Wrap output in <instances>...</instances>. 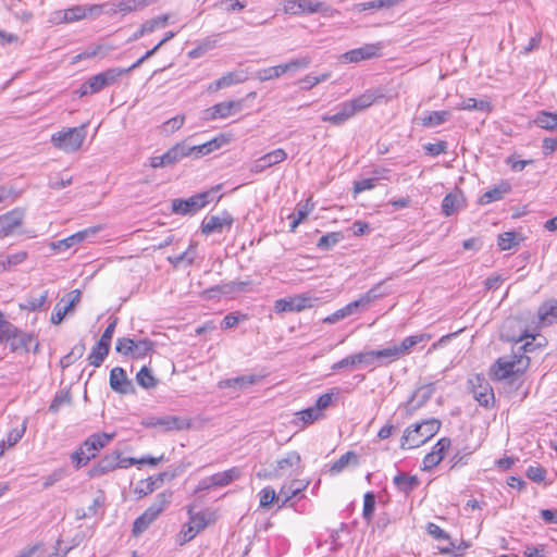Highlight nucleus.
I'll use <instances>...</instances> for the list:
<instances>
[{
  "mask_svg": "<svg viewBox=\"0 0 557 557\" xmlns=\"http://www.w3.org/2000/svg\"><path fill=\"white\" fill-rule=\"evenodd\" d=\"M534 339L535 335L528 331H524L517 339L512 338L515 344L519 345L517 350L512 355H506L496 360L492 367L493 376L502 381L523 372L530 363V359L524 354L534 350Z\"/></svg>",
  "mask_w": 557,
  "mask_h": 557,
  "instance_id": "1",
  "label": "nucleus"
},
{
  "mask_svg": "<svg viewBox=\"0 0 557 557\" xmlns=\"http://www.w3.org/2000/svg\"><path fill=\"white\" fill-rule=\"evenodd\" d=\"M380 98H383L381 90L368 89L363 94L339 103L337 106L338 111L335 114H323L321 120L335 126L343 125L357 113L370 108Z\"/></svg>",
  "mask_w": 557,
  "mask_h": 557,
  "instance_id": "2",
  "label": "nucleus"
},
{
  "mask_svg": "<svg viewBox=\"0 0 557 557\" xmlns=\"http://www.w3.org/2000/svg\"><path fill=\"white\" fill-rule=\"evenodd\" d=\"M440 428L441 421L437 419H429L421 423L412 424L405 430L400 447L403 449L419 447L433 437Z\"/></svg>",
  "mask_w": 557,
  "mask_h": 557,
  "instance_id": "3",
  "label": "nucleus"
},
{
  "mask_svg": "<svg viewBox=\"0 0 557 557\" xmlns=\"http://www.w3.org/2000/svg\"><path fill=\"white\" fill-rule=\"evenodd\" d=\"M113 433H95L87 437L79 448L71 455L75 468L79 469L86 466L90 459L95 458L97 454L113 440Z\"/></svg>",
  "mask_w": 557,
  "mask_h": 557,
  "instance_id": "4",
  "label": "nucleus"
},
{
  "mask_svg": "<svg viewBox=\"0 0 557 557\" xmlns=\"http://www.w3.org/2000/svg\"><path fill=\"white\" fill-rule=\"evenodd\" d=\"M172 492L164 491L156 496L154 502L148 507L134 522L133 534L138 536L146 531L149 525L160 516V513L170 505Z\"/></svg>",
  "mask_w": 557,
  "mask_h": 557,
  "instance_id": "5",
  "label": "nucleus"
},
{
  "mask_svg": "<svg viewBox=\"0 0 557 557\" xmlns=\"http://www.w3.org/2000/svg\"><path fill=\"white\" fill-rule=\"evenodd\" d=\"M86 134V125L63 128L51 135V143L57 149L72 153L82 147Z\"/></svg>",
  "mask_w": 557,
  "mask_h": 557,
  "instance_id": "6",
  "label": "nucleus"
},
{
  "mask_svg": "<svg viewBox=\"0 0 557 557\" xmlns=\"http://www.w3.org/2000/svg\"><path fill=\"white\" fill-rule=\"evenodd\" d=\"M283 11L289 15L321 13L324 16H334L338 11L319 0H285Z\"/></svg>",
  "mask_w": 557,
  "mask_h": 557,
  "instance_id": "7",
  "label": "nucleus"
},
{
  "mask_svg": "<svg viewBox=\"0 0 557 557\" xmlns=\"http://www.w3.org/2000/svg\"><path fill=\"white\" fill-rule=\"evenodd\" d=\"M102 5H73L65 10H58L52 13L51 22L54 24L73 23L86 18L94 13H100Z\"/></svg>",
  "mask_w": 557,
  "mask_h": 557,
  "instance_id": "8",
  "label": "nucleus"
},
{
  "mask_svg": "<svg viewBox=\"0 0 557 557\" xmlns=\"http://www.w3.org/2000/svg\"><path fill=\"white\" fill-rule=\"evenodd\" d=\"M384 44L381 41L364 44L363 46L346 51L339 57L342 63H359L381 58Z\"/></svg>",
  "mask_w": 557,
  "mask_h": 557,
  "instance_id": "9",
  "label": "nucleus"
},
{
  "mask_svg": "<svg viewBox=\"0 0 557 557\" xmlns=\"http://www.w3.org/2000/svg\"><path fill=\"white\" fill-rule=\"evenodd\" d=\"M210 191L194 195L187 199L176 198L172 200V212L181 215H191L205 208L210 202Z\"/></svg>",
  "mask_w": 557,
  "mask_h": 557,
  "instance_id": "10",
  "label": "nucleus"
},
{
  "mask_svg": "<svg viewBox=\"0 0 557 557\" xmlns=\"http://www.w3.org/2000/svg\"><path fill=\"white\" fill-rule=\"evenodd\" d=\"M301 462L300 455L293 450L288 451L283 458L278 459L276 461L275 467L270 472H258V478H267V479H274V478H282L284 475H290L293 473V470L295 468H298Z\"/></svg>",
  "mask_w": 557,
  "mask_h": 557,
  "instance_id": "11",
  "label": "nucleus"
},
{
  "mask_svg": "<svg viewBox=\"0 0 557 557\" xmlns=\"http://www.w3.org/2000/svg\"><path fill=\"white\" fill-rule=\"evenodd\" d=\"M469 385L471 387L473 398L479 403L480 406L490 408L494 405V391L484 376L475 375L469 380Z\"/></svg>",
  "mask_w": 557,
  "mask_h": 557,
  "instance_id": "12",
  "label": "nucleus"
},
{
  "mask_svg": "<svg viewBox=\"0 0 557 557\" xmlns=\"http://www.w3.org/2000/svg\"><path fill=\"white\" fill-rule=\"evenodd\" d=\"M144 424L147 428H161L164 431H183L191 426V420L177 416L149 417Z\"/></svg>",
  "mask_w": 557,
  "mask_h": 557,
  "instance_id": "13",
  "label": "nucleus"
},
{
  "mask_svg": "<svg viewBox=\"0 0 557 557\" xmlns=\"http://www.w3.org/2000/svg\"><path fill=\"white\" fill-rule=\"evenodd\" d=\"M10 342L12 350L27 347L29 337L11 322L0 317V343Z\"/></svg>",
  "mask_w": 557,
  "mask_h": 557,
  "instance_id": "14",
  "label": "nucleus"
},
{
  "mask_svg": "<svg viewBox=\"0 0 557 557\" xmlns=\"http://www.w3.org/2000/svg\"><path fill=\"white\" fill-rule=\"evenodd\" d=\"M314 298L308 295H295L288 298L277 299L274 304L276 313L281 312H300L313 307Z\"/></svg>",
  "mask_w": 557,
  "mask_h": 557,
  "instance_id": "15",
  "label": "nucleus"
},
{
  "mask_svg": "<svg viewBox=\"0 0 557 557\" xmlns=\"http://www.w3.org/2000/svg\"><path fill=\"white\" fill-rule=\"evenodd\" d=\"M25 220V210L14 208L13 210L0 215V237H8L15 233L22 226Z\"/></svg>",
  "mask_w": 557,
  "mask_h": 557,
  "instance_id": "16",
  "label": "nucleus"
},
{
  "mask_svg": "<svg viewBox=\"0 0 557 557\" xmlns=\"http://www.w3.org/2000/svg\"><path fill=\"white\" fill-rule=\"evenodd\" d=\"M286 159L287 152L282 148H277L255 160L249 170L253 174H260L265 170L284 162Z\"/></svg>",
  "mask_w": 557,
  "mask_h": 557,
  "instance_id": "17",
  "label": "nucleus"
},
{
  "mask_svg": "<svg viewBox=\"0 0 557 557\" xmlns=\"http://www.w3.org/2000/svg\"><path fill=\"white\" fill-rule=\"evenodd\" d=\"M121 77L120 70L115 67L108 69L101 73H98L91 77H89L88 86L89 91H94V94L101 91L106 87L113 85Z\"/></svg>",
  "mask_w": 557,
  "mask_h": 557,
  "instance_id": "18",
  "label": "nucleus"
},
{
  "mask_svg": "<svg viewBox=\"0 0 557 557\" xmlns=\"http://www.w3.org/2000/svg\"><path fill=\"white\" fill-rule=\"evenodd\" d=\"M243 108L242 100H231L216 103L206 110V120L225 119L239 112Z\"/></svg>",
  "mask_w": 557,
  "mask_h": 557,
  "instance_id": "19",
  "label": "nucleus"
},
{
  "mask_svg": "<svg viewBox=\"0 0 557 557\" xmlns=\"http://www.w3.org/2000/svg\"><path fill=\"white\" fill-rule=\"evenodd\" d=\"M100 226H92L82 230L64 239L51 243V248L58 251H65L76 244H79L87 238L95 236L100 231Z\"/></svg>",
  "mask_w": 557,
  "mask_h": 557,
  "instance_id": "20",
  "label": "nucleus"
},
{
  "mask_svg": "<svg viewBox=\"0 0 557 557\" xmlns=\"http://www.w3.org/2000/svg\"><path fill=\"white\" fill-rule=\"evenodd\" d=\"M232 224L233 218L227 212H224L222 215H210L203 219L201 232L205 235L221 233L225 227H231Z\"/></svg>",
  "mask_w": 557,
  "mask_h": 557,
  "instance_id": "21",
  "label": "nucleus"
},
{
  "mask_svg": "<svg viewBox=\"0 0 557 557\" xmlns=\"http://www.w3.org/2000/svg\"><path fill=\"white\" fill-rule=\"evenodd\" d=\"M110 387L120 394H131L134 392V385L128 380L126 372L121 367H115L110 372Z\"/></svg>",
  "mask_w": 557,
  "mask_h": 557,
  "instance_id": "22",
  "label": "nucleus"
},
{
  "mask_svg": "<svg viewBox=\"0 0 557 557\" xmlns=\"http://www.w3.org/2000/svg\"><path fill=\"white\" fill-rule=\"evenodd\" d=\"M119 465H121L120 453L113 451L111 454L106 455L102 459H100L99 462L90 469L89 475L92 478L101 476L108 472L117 469Z\"/></svg>",
  "mask_w": 557,
  "mask_h": 557,
  "instance_id": "23",
  "label": "nucleus"
},
{
  "mask_svg": "<svg viewBox=\"0 0 557 557\" xmlns=\"http://www.w3.org/2000/svg\"><path fill=\"white\" fill-rule=\"evenodd\" d=\"M510 190L511 184L508 181H500L480 196L479 203L485 206L502 200Z\"/></svg>",
  "mask_w": 557,
  "mask_h": 557,
  "instance_id": "24",
  "label": "nucleus"
},
{
  "mask_svg": "<svg viewBox=\"0 0 557 557\" xmlns=\"http://www.w3.org/2000/svg\"><path fill=\"white\" fill-rule=\"evenodd\" d=\"M307 485V483H302L299 480H293L288 484H284L278 492V502H281L278 508L286 506L292 498L305 491Z\"/></svg>",
  "mask_w": 557,
  "mask_h": 557,
  "instance_id": "25",
  "label": "nucleus"
},
{
  "mask_svg": "<svg viewBox=\"0 0 557 557\" xmlns=\"http://www.w3.org/2000/svg\"><path fill=\"white\" fill-rule=\"evenodd\" d=\"M384 284H385V281L379 282L376 285H374L368 292L362 294L358 299H356V302H358V307L362 310H366V309H368L370 304H372L374 300L388 295L389 292L386 289H383Z\"/></svg>",
  "mask_w": 557,
  "mask_h": 557,
  "instance_id": "26",
  "label": "nucleus"
},
{
  "mask_svg": "<svg viewBox=\"0 0 557 557\" xmlns=\"http://www.w3.org/2000/svg\"><path fill=\"white\" fill-rule=\"evenodd\" d=\"M156 0H117L111 3L113 12H121L127 14L135 11H140L146 7L154 3Z\"/></svg>",
  "mask_w": 557,
  "mask_h": 557,
  "instance_id": "27",
  "label": "nucleus"
},
{
  "mask_svg": "<svg viewBox=\"0 0 557 557\" xmlns=\"http://www.w3.org/2000/svg\"><path fill=\"white\" fill-rule=\"evenodd\" d=\"M465 206V197L460 190L447 194L442 201V211L450 216Z\"/></svg>",
  "mask_w": 557,
  "mask_h": 557,
  "instance_id": "28",
  "label": "nucleus"
},
{
  "mask_svg": "<svg viewBox=\"0 0 557 557\" xmlns=\"http://www.w3.org/2000/svg\"><path fill=\"white\" fill-rule=\"evenodd\" d=\"M450 116L451 112L448 110L425 111L419 121L423 127L433 128L446 123Z\"/></svg>",
  "mask_w": 557,
  "mask_h": 557,
  "instance_id": "29",
  "label": "nucleus"
},
{
  "mask_svg": "<svg viewBox=\"0 0 557 557\" xmlns=\"http://www.w3.org/2000/svg\"><path fill=\"white\" fill-rule=\"evenodd\" d=\"M242 475V470L238 467H233L228 470L218 472L211 475V484L214 487H223L237 480Z\"/></svg>",
  "mask_w": 557,
  "mask_h": 557,
  "instance_id": "30",
  "label": "nucleus"
},
{
  "mask_svg": "<svg viewBox=\"0 0 557 557\" xmlns=\"http://www.w3.org/2000/svg\"><path fill=\"white\" fill-rule=\"evenodd\" d=\"M542 324L549 325L557 322V300L544 302L537 311Z\"/></svg>",
  "mask_w": 557,
  "mask_h": 557,
  "instance_id": "31",
  "label": "nucleus"
},
{
  "mask_svg": "<svg viewBox=\"0 0 557 557\" xmlns=\"http://www.w3.org/2000/svg\"><path fill=\"white\" fill-rule=\"evenodd\" d=\"M393 482L397 490L401 493L409 494L419 485V480L416 475H408L406 473H398Z\"/></svg>",
  "mask_w": 557,
  "mask_h": 557,
  "instance_id": "32",
  "label": "nucleus"
},
{
  "mask_svg": "<svg viewBox=\"0 0 557 557\" xmlns=\"http://www.w3.org/2000/svg\"><path fill=\"white\" fill-rule=\"evenodd\" d=\"M432 338V335L429 333H420L411 336L405 337L401 343L398 345L401 356L410 354L411 349L419 345L420 343L428 342Z\"/></svg>",
  "mask_w": 557,
  "mask_h": 557,
  "instance_id": "33",
  "label": "nucleus"
},
{
  "mask_svg": "<svg viewBox=\"0 0 557 557\" xmlns=\"http://www.w3.org/2000/svg\"><path fill=\"white\" fill-rule=\"evenodd\" d=\"M359 458L355 451H347L342 455L330 467V473L332 475L341 473L345 470L349 465H358Z\"/></svg>",
  "mask_w": 557,
  "mask_h": 557,
  "instance_id": "34",
  "label": "nucleus"
},
{
  "mask_svg": "<svg viewBox=\"0 0 557 557\" xmlns=\"http://www.w3.org/2000/svg\"><path fill=\"white\" fill-rule=\"evenodd\" d=\"M28 255L26 251H17L12 255L0 257V272H5L12 268L23 263L27 259Z\"/></svg>",
  "mask_w": 557,
  "mask_h": 557,
  "instance_id": "35",
  "label": "nucleus"
},
{
  "mask_svg": "<svg viewBox=\"0 0 557 557\" xmlns=\"http://www.w3.org/2000/svg\"><path fill=\"white\" fill-rule=\"evenodd\" d=\"M166 161L170 165L180 162L182 159L189 157L188 146L183 141L174 145L165 153Z\"/></svg>",
  "mask_w": 557,
  "mask_h": 557,
  "instance_id": "36",
  "label": "nucleus"
},
{
  "mask_svg": "<svg viewBox=\"0 0 557 557\" xmlns=\"http://www.w3.org/2000/svg\"><path fill=\"white\" fill-rule=\"evenodd\" d=\"M48 299V292L45 290L39 297L29 296L25 299L24 302L20 304L21 310L26 311H40L45 308V305Z\"/></svg>",
  "mask_w": 557,
  "mask_h": 557,
  "instance_id": "37",
  "label": "nucleus"
},
{
  "mask_svg": "<svg viewBox=\"0 0 557 557\" xmlns=\"http://www.w3.org/2000/svg\"><path fill=\"white\" fill-rule=\"evenodd\" d=\"M534 123L546 131L557 129V113L541 111L537 113Z\"/></svg>",
  "mask_w": 557,
  "mask_h": 557,
  "instance_id": "38",
  "label": "nucleus"
},
{
  "mask_svg": "<svg viewBox=\"0 0 557 557\" xmlns=\"http://www.w3.org/2000/svg\"><path fill=\"white\" fill-rule=\"evenodd\" d=\"M110 347L104 345L101 346L98 342L91 349L90 354L88 355V362L90 366H94L95 368H98L102 364L107 356L109 355Z\"/></svg>",
  "mask_w": 557,
  "mask_h": 557,
  "instance_id": "39",
  "label": "nucleus"
},
{
  "mask_svg": "<svg viewBox=\"0 0 557 557\" xmlns=\"http://www.w3.org/2000/svg\"><path fill=\"white\" fill-rule=\"evenodd\" d=\"M401 0H372L368 2L358 3L355 10L362 12L371 9H388L398 4Z\"/></svg>",
  "mask_w": 557,
  "mask_h": 557,
  "instance_id": "40",
  "label": "nucleus"
},
{
  "mask_svg": "<svg viewBox=\"0 0 557 557\" xmlns=\"http://www.w3.org/2000/svg\"><path fill=\"white\" fill-rule=\"evenodd\" d=\"M285 73L283 65L270 66L256 72L255 78L259 82H268L281 77Z\"/></svg>",
  "mask_w": 557,
  "mask_h": 557,
  "instance_id": "41",
  "label": "nucleus"
},
{
  "mask_svg": "<svg viewBox=\"0 0 557 557\" xmlns=\"http://www.w3.org/2000/svg\"><path fill=\"white\" fill-rule=\"evenodd\" d=\"M522 237L516 232H505L498 235V246L500 250H509L519 245Z\"/></svg>",
  "mask_w": 557,
  "mask_h": 557,
  "instance_id": "42",
  "label": "nucleus"
},
{
  "mask_svg": "<svg viewBox=\"0 0 557 557\" xmlns=\"http://www.w3.org/2000/svg\"><path fill=\"white\" fill-rule=\"evenodd\" d=\"M259 502L262 508H269L274 503H276L277 506L281 504V502H278V493L276 494L272 486H265L259 492Z\"/></svg>",
  "mask_w": 557,
  "mask_h": 557,
  "instance_id": "43",
  "label": "nucleus"
},
{
  "mask_svg": "<svg viewBox=\"0 0 557 557\" xmlns=\"http://www.w3.org/2000/svg\"><path fill=\"white\" fill-rule=\"evenodd\" d=\"M137 383L148 389L157 386L158 380L153 376L151 370L148 367H143L136 375Z\"/></svg>",
  "mask_w": 557,
  "mask_h": 557,
  "instance_id": "44",
  "label": "nucleus"
},
{
  "mask_svg": "<svg viewBox=\"0 0 557 557\" xmlns=\"http://www.w3.org/2000/svg\"><path fill=\"white\" fill-rule=\"evenodd\" d=\"M223 87H230L232 85L244 83L248 79L247 72L244 70H237L234 72H228L222 77H220Z\"/></svg>",
  "mask_w": 557,
  "mask_h": 557,
  "instance_id": "45",
  "label": "nucleus"
},
{
  "mask_svg": "<svg viewBox=\"0 0 557 557\" xmlns=\"http://www.w3.org/2000/svg\"><path fill=\"white\" fill-rule=\"evenodd\" d=\"M456 109L458 110H478V111H490L491 104L485 100H476L474 98H468L459 103Z\"/></svg>",
  "mask_w": 557,
  "mask_h": 557,
  "instance_id": "46",
  "label": "nucleus"
},
{
  "mask_svg": "<svg viewBox=\"0 0 557 557\" xmlns=\"http://www.w3.org/2000/svg\"><path fill=\"white\" fill-rule=\"evenodd\" d=\"M312 208L309 203L299 205L296 212L292 213L288 219L290 220V231L294 232L296 227L309 215Z\"/></svg>",
  "mask_w": 557,
  "mask_h": 557,
  "instance_id": "47",
  "label": "nucleus"
},
{
  "mask_svg": "<svg viewBox=\"0 0 557 557\" xmlns=\"http://www.w3.org/2000/svg\"><path fill=\"white\" fill-rule=\"evenodd\" d=\"M86 347L83 342L77 343L73 346L71 351L61 359L62 367H69L74 361L81 359L85 354Z\"/></svg>",
  "mask_w": 557,
  "mask_h": 557,
  "instance_id": "48",
  "label": "nucleus"
},
{
  "mask_svg": "<svg viewBox=\"0 0 557 557\" xmlns=\"http://www.w3.org/2000/svg\"><path fill=\"white\" fill-rule=\"evenodd\" d=\"M343 239V235L339 232L329 233L323 235L317 243V247L321 250H330L336 244Z\"/></svg>",
  "mask_w": 557,
  "mask_h": 557,
  "instance_id": "49",
  "label": "nucleus"
},
{
  "mask_svg": "<svg viewBox=\"0 0 557 557\" xmlns=\"http://www.w3.org/2000/svg\"><path fill=\"white\" fill-rule=\"evenodd\" d=\"M26 421H23L20 428H15L8 433L7 440L2 441V447H13L25 434Z\"/></svg>",
  "mask_w": 557,
  "mask_h": 557,
  "instance_id": "50",
  "label": "nucleus"
},
{
  "mask_svg": "<svg viewBox=\"0 0 557 557\" xmlns=\"http://www.w3.org/2000/svg\"><path fill=\"white\" fill-rule=\"evenodd\" d=\"M375 509V495L372 492H368L363 496V509L362 517L366 521L370 522L373 518Z\"/></svg>",
  "mask_w": 557,
  "mask_h": 557,
  "instance_id": "51",
  "label": "nucleus"
},
{
  "mask_svg": "<svg viewBox=\"0 0 557 557\" xmlns=\"http://www.w3.org/2000/svg\"><path fill=\"white\" fill-rule=\"evenodd\" d=\"M376 355L379 358V366L383 364L381 362V360H383V359H387L388 362H392V361H395L403 357L400 354V350L398 348V345H394L391 347H386L384 349L376 350Z\"/></svg>",
  "mask_w": 557,
  "mask_h": 557,
  "instance_id": "52",
  "label": "nucleus"
},
{
  "mask_svg": "<svg viewBox=\"0 0 557 557\" xmlns=\"http://www.w3.org/2000/svg\"><path fill=\"white\" fill-rule=\"evenodd\" d=\"M258 381L256 375H243L234 379H228L224 382L225 386L244 388L255 384Z\"/></svg>",
  "mask_w": 557,
  "mask_h": 557,
  "instance_id": "53",
  "label": "nucleus"
},
{
  "mask_svg": "<svg viewBox=\"0 0 557 557\" xmlns=\"http://www.w3.org/2000/svg\"><path fill=\"white\" fill-rule=\"evenodd\" d=\"M358 364H363L366 367H376L379 366V358L376 355V350L369 351H360L356 354Z\"/></svg>",
  "mask_w": 557,
  "mask_h": 557,
  "instance_id": "54",
  "label": "nucleus"
},
{
  "mask_svg": "<svg viewBox=\"0 0 557 557\" xmlns=\"http://www.w3.org/2000/svg\"><path fill=\"white\" fill-rule=\"evenodd\" d=\"M153 344L149 339H139L135 343V348L132 357L136 359L145 358L151 350Z\"/></svg>",
  "mask_w": 557,
  "mask_h": 557,
  "instance_id": "55",
  "label": "nucleus"
},
{
  "mask_svg": "<svg viewBox=\"0 0 557 557\" xmlns=\"http://www.w3.org/2000/svg\"><path fill=\"white\" fill-rule=\"evenodd\" d=\"M296 416L299 417L304 424H309L321 419L323 413L313 406L297 412Z\"/></svg>",
  "mask_w": 557,
  "mask_h": 557,
  "instance_id": "56",
  "label": "nucleus"
},
{
  "mask_svg": "<svg viewBox=\"0 0 557 557\" xmlns=\"http://www.w3.org/2000/svg\"><path fill=\"white\" fill-rule=\"evenodd\" d=\"M136 341L128 337H120L116 339L115 350L124 356L133 355Z\"/></svg>",
  "mask_w": 557,
  "mask_h": 557,
  "instance_id": "57",
  "label": "nucleus"
},
{
  "mask_svg": "<svg viewBox=\"0 0 557 557\" xmlns=\"http://www.w3.org/2000/svg\"><path fill=\"white\" fill-rule=\"evenodd\" d=\"M330 77H331L330 72L323 73L319 76L307 75L300 81V83L302 84L301 88L309 90V89L313 88L315 85L327 81Z\"/></svg>",
  "mask_w": 557,
  "mask_h": 557,
  "instance_id": "58",
  "label": "nucleus"
},
{
  "mask_svg": "<svg viewBox=\"0 0 557 557\" xmlns=\"http://www.w3.org/2000/svg\"><path fill=\"white\" fill-rule=\"evenodd\" d=\"M311 61H312L311 58L306 55V57L293 59L289 62L282 64V65L286 73L288 71H294L297 69H307L311 64Z\"/></svg>",
  "mask_w": 557,
  "mask_h": 557,
  "instance_id": "59",
  "label": "nucleus"
},
{
  "mask_svg": "<svg viewBox=\"0 0 557 557\" xmlns=\"http://www.w3.org/2000/svg\"><path fill=\"white\" fill-rule=\"evenodd\" d=\"M169 18H170L169 14H163V15L157 16L154 18L148 20L145 23H143L146 27L145 30H148V33L150 34L158 28H162V27L166 26Z\"/></svg>",
  "mask_w": 557,
  "mask_h": 557,
  "instance_id": "60",
  "label": "nucleus"
},
{
  "mask_svg": "<svg viewBox=\"0 0 557 557\" xmlns=\"http://www.w3.org/2000/svg\"><path fill=\"white\" fill-rule=\"evenodd\" d=\"M248 285L247 282H231L227 284H223L220 286H216L215 288H212V290H218L222 294H233L236 292L245 290L246 286Z\"/></svg>",
  "mask_w": 557,
  "mask_h": 557,
  "instance_id": "61",
  "label": "nucleus"
},
{
  "mask_svg": "<svg viewBox=\"0 0 557 557\" xmlns=\"http://www.w3.org/2000/svg\"><path fill=\"white\" fill-rule=\"evenodd\" d=\"M338 395V391L334 392H330V393H325V394H322L318 399H317V403L314 405V407L317 409H319L320 412H322L323 410H325L326 408L330 407V405L332 404L334 397H336Z\"/></svg>",
  "mask_w": 557,
  "mask_h": 557,
  "instance_id": "62",
  "label": "nucleus"
},
{
  "mask_svg": "<svg viewBox=\"0 0 557 557\" xmlns=\"http://www.w3.org/2000/svg\"><path fill=\"white\" fill-rule=\"evenodd\" d=\"M198 533L188 524H184L177 534V543L180 545H184L185 543L191 541Z\"/></svg>",
  "mask_w": 557,
  "mask_h": 557,
  "instance_id": "63",
  "label": "nucleus"
},
{
  "mask_svg": "<svg viewBox=\"0 0 557 557\" xmlns=\"http://www.w3.org/2000/svg\"><path fill=\"white\" fill-rule=\"evenodd\" d=\"M426 531L428 533L434 537L435 540H444V541H449V534L444 531L440 525L433 523V522H430L428 525H426Z\"/></svg>",
  "mask_w": 557,
  "mask_h": 557,
  "instance_id": "64",
  "label": "nucleus"
}]
</instances>
